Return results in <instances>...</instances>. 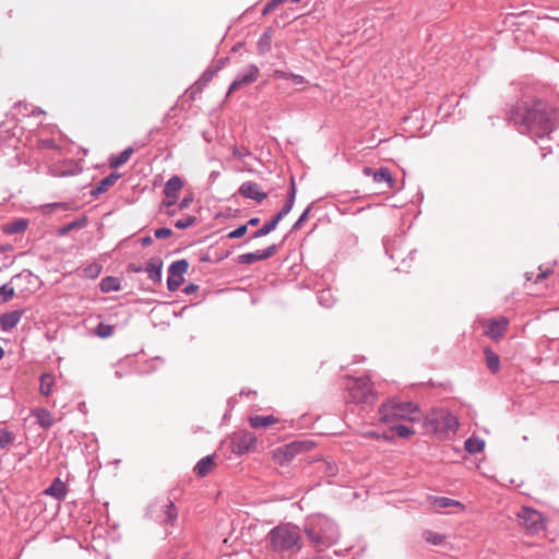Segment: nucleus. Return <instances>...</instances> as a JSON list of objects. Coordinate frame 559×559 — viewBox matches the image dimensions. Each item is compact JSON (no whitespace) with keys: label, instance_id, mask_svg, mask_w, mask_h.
Masks as SVG:
<instances>
[{"label":"nucleus","instance_id":"27","mask_svg":"<svg viewBox=\"0 0 559 559\" xmlns=\"http://www.w3.org/2000/svg\"><path fill=\"white\" fill-rule=\"evenodd\" d=\"M281 221L273 216L269 222L264 223L262 227L252 233L251 238H261L272 233Z\"/></svg>","mask_w":559,"mask_h":559},{"label":"nucleus","instance_id":"18","mask_svg":"<svg viewBox=\"0 0 559 559\" xmlns=\"http://www.w3.org/2000/svg\"><path fill=\"white\" fill-rule=\"evenodd\" d=\"M428 502L433 506L436 509H445L450 507H457L461 510H464L465 507L462 502L448 498V497H439V496H428Z\"/></svg>","mask_w":559,"mask_h":559},{"label":"nucleus","instance_id":"48","mask_svg":"<svg viewBox=\"0 0 559 559\" xmlns=\"http://www.w3.org/2000/svg\"><path fill=\"white\" fill-rule=\"evenodd\" d=\"M231 153H233V156H234L235 158H238V159H240V160H242V159H245V157H247V156H250V155H251V153H250V151H249L248 148H246V147H241V148H240V147H238V146H236V145H234V146L231 147Z\"/></svg>","mask_w":559,"mask_h":559},{"label":"nucleus","instance_id":"35","mask_svg":"<svg viewBox=\"0 0 559 559\" xmlns=\"http://www.w3.org/2000/svg\"><path fill=\"white\" fill-rule=\"evenodd\" d=\"M318 302L324 308H331L334 302V296L330 289H322L318 293Z\"/></svg>","mask_w":559,"mask_h":559},{"label":"nucleus","instance_id":"41","mask_svg":"<svg viewBox=\"0 0 559 559\" xmlns=\"http://www.w3.org/2000/svg\"><path fill=\"white\" fill-rule=\"evenodd\" d=\"M320 468L329 477L335 476L337 474V471H338L336 464L334 462H332V461H323L321 463Z\"/></svg>","mask_w":559,"mask_h":559},{"label":"nucleus","instance_id":"10","mask_svg":"<svg viewBox=\"0 0 559 559\" xmlns=\"http://www.w3.org/2000/svg\"><path fill=\"white\" fill-rule=\"evenodd\" d=\"M257 447V438L248 431L234 436L230 440L233 453L241 455L252 451Z\"/></svg>","mask_w":559,"mask_h":559},{"label":"nucleus","instance_id":"21","mask_svg":"<svg viewBox=\"0 0 559 559\" xmlns=\"http://www.w3.org/2000/svg\"><path fill=\"white\" fill-rule=\"evenodd\" d=\"M272 39H273V31L271 28L265 29L261 34V36L257 43L258 51L260 55H265L269 51H271Z\"/></svg>","mask_w":559,"mask_h":559},{"label":"nucleus","instance_id":"46","mask_svg":"<svg viewBox=\"0 0 559 559\" xmlns=\"http://www.w3.org/2000/svg\"><path fill=\"white\" fill-rule=\"evenodd\" d=\"M278 248L280 245L273 243L266 247L264 250H259L261 261L272 258L277 252Z\"/></svg>","mask_w":559,"mask_h":559},{"label":"nucleus","instance_id":"60","mask_svg":"<svg viewBox=\"0 0 559 559\" xmlns=\"http://www.w3.org/2000/svg\"><path fill=\"white\" fill-rule=\"evenodd\" d=\"M228 58H221L218 61H217V64L216 67L214 68L216 72H218L221 69H223L226 63L228 62Z\"/></svg>","mask_w":559,"mask_h":559},{"label":"nucleus","instance_id":"33","mask_svg":"<svg viewBox=\"0 0 559 559\" xmlns=\"http://www.w3.org/2000/svg\"><path fill=\"white\" fill-rule=\"evenodd\" d=\"M485 447V441L477 437H469L464 443V449L471 453L476 454L480 452Z\"/></svg>","mask_w":559,"mask_h":559},{"label":"nucleus","instance_id":"20","mask_svg":"<svg viewBox=\"0 0 559 559\" xmlns=\"http://www.w3.org/2000/svg\"><path fill=\"white\" fill-rule=\"evenodd\" d=\"M162 267L163 262L160 259H152L145 266L144 271L147 273V277L154 283L162 281Z\"/></svg>","mask_w":559,"mask_h":559},{"label":"nucleus","instance_id":"19","mask_svg":"<svg viewBox=\"0 0 559 559\" xmlns=\"http://www.w3.org/2000/svg\"><path fill=\"white\" fill-rule=\"evenodd\" d=\"M120 178V174L111 173L106 176L102 180L97 182V185L91 190V195L97 197L108 190L118 179Z\"/></svg>","mask_w":559,"mask_h":559},{"label":"nucleus","instance_id":"29","mask_svg":"<svg viewBox=\"0 0 559 559\" xmlns=\"http://www.w3.org/2000/svg\"><path fill=\"white\" fill-rule=\"evenodd\" d=\"M183 187L181 178L177 175L171 176L165 183L164 194H178Z\"/></svg>","mask_w":559,"mask_h":559},{"label":"nucleus","instance_id":"50","mask_svg":"<svg viewBox=\"0 0 559 559\" xmlns=\"http://www.w3.org/2000/svg\"><path fill=\"white\" fill-rule=\"evenodd\" d=\"M293 202L286 200L282 209L278 211V213L275 215L280 221H282L294 207Z\"/></svg>","mask_w":559,"mask_h":559},{"label":"nucleus","instance_id":"16","mask_svg":"<svg viewBox=\"0 0 559 559\" xmlns=\"http://www.w3.org/2000/svg\"><path fill=\"white\" fill-rule=\"evenodd\" d=\"M24 313V310H13L0 316V325L3 331L15 328Z\"/></svg>","mask_w":559,"mask_h":559},{"label":"nucleus","instance_id":"7","mask_svg":"<svg viewBox=\"0 0 559 559\" xmlns=\"http://www.w3.org/2000/svg\"><path fill=\"white\" fill-rule=\"evenodd\" d=\"M147 514L154 521L168 525H174L178 518L177 508L168 498L154 501L148 507Z\"/></svg>","mask_w":559,"mask_h":559},{"label":"nucleus","instance_id":"57","mask_svg":"<svg viewBox=\"0 0 559 559\" xmlns=\"http://www.w3.org/2000/svg\"><path fill=\"white\" fill-rule=\"evenodd\" d=\"M383 246H384V249H385V252L386 254L391 258V259H394L395 258V252H391L393 250V246L391 245V241L388 239V240H384L383 241Z\"/></svg>","mask_w":559,"mask_h":559},{"label":"nucleus","instance_id":"23","mask_svg":"<svg viewBox=\"0 0 559 559\" xmlns=\"http://www.w3.org/2000/svg\"><path fill=\"white\" fill-rule=\"evenodd\" d=\"M133 152H134L133 147L132 146H128L120 154L112 155L109 158V166L111 168H115V169L121 167L122 165H124L130 159V157L133 154Z\"/></svg>","mask_w":559,"mask_h":559},{"label":"nucleus","instance_id":"47","mask_svg":"<svg viewBox=\"0 0 559 559\" xmlns=\"http://www.w3.org/2000/svg\"><path fill=\"white\" fill-rule=\"evenodd\" d=\"M311 209H312V204H309L305 211L302 212V214L299 216V218L294 223V225L292 226V230H298L304 222L308 218L309 216V213L311 212Z\"/></svg>","mask_w":559,"mask_h":559},{"label":"nucleus","instance_id":"36","mask_svg":"<svg viewBox=\"0 0 559 559\" xmlns=\"http://www.w3.org/2000/svg\"><path fill=\"white\" fill-rule=\"evenodd\" d=\"M102 271H103L102 264L95 262V263H91V264L86 265L83 269L82 273H83L84 277L94 280L99 276Z\"/></svg>","mask_w":559,"mask_h":559},{"label":"nucleus","instance_id":"24","mask_svg":"<svg viewBox=\"0 0 559 559\" xmlns=\"http://www.w3.org/2000/svg\"><path fill=\"white\" fill-rule=\"evenodd\" d=\"M33 415L41 428L48 429L53 425V417L48 409L38 408L33 412Z\"/></svg>","mask_w":559,"mask_h":559},{"label":"nucleus","instance_id":"64","mask_svg":"<svg viewBox=\"0 0 559 559\" xmlns=\"http://www.w3.org/2000/svg\"><path fill=\"white\" fill-rule=\"evenodd\" d=\"M260 223V218L259 217H251L246 225L249 226H257L258 224Z\"/></svg>","mask_w":559,"mask_h":559},{"label":"nucleus","instance_id":"31","mask_svg":"<svg viewBox=\"0 0 559 559\" xmlns=\"http://www.w3.org/2000/svg\"><path fill=\"white\" fill-rule=\"evenodd\" d=\"M39 381V393L44 396H49L55 385V377L51 373H43Z\"/></svg>","mask_w":559,"mask_h":559},{"label":"nucleus","instance_id":"15","mask_svg":"<svg viewBox=\"0 0 559 559\" xmlns=\"http://www.w3.org/2000/svg\"><path fill=\"white\" fill-rule=\"evenodd\" d=\"M364 174L366 176H372V179L376 183H382L384 182L388 188L393 189L394 188V179L390 173V170L385 167H382L378 170H372L369 167L364 168Z\"/></svg>","mask_w":559,"mask_h":559},{"label":"nucleus","instance_id":"56","mask_svg":"<svg viewBox=\"0 0 559 559\" xmlns=\"http://www.w3.org/2000/svg\"><path fill=\"white\" fill-rule=\"evenodd\" d=\"M178 195L177 194H165V199L163 200V205L170 207L177 203Z\"/></svg>","mask_w":559,"mask_h":559},{"label":"nucleus","instance_id":"42","mask_svg":"<svg viewBox=\"0 0 559 559\" xmlns=\"http://www.w3.org/2000/svg\"><path fill=\"white\" fill-rule=\"evenodd\" d=\"M197 222V217L195 216H192V215H189L182 219H178L175 222V227L177 229H187L191 226L194 225V223Z\"/></svg>","mask_w":559,"mask_h":559},{"label":"nucleus","instance_id":"22","mask_svg":"<svg viewBox=\"0 0 559 559\" xmlns=\"http://www.w3.org/2000/svg\"><path fill=\"white\" fill-rule=\"evenodd\" d=\"M28 225V221L24 218H19L13 222H9L2 226V230L5 235H15L23 233Z\"/></svg>","mask_w":559,"mask_h":559},{"label":"nucleus","instance_id":"62","mask_svg":"<svg viewBox=\"0 0 559 559\" xmlns=\"http://www.w3.org/2000/svg\"><path fill=\"white\" fill-rule=\"evenodd\" d=\"M370 436L376 437L377 439H383V440H391L392 439V437L389 436L388 433L379 435V433H376V432H371Z\"/></svg>","mask_w":559,"mask_h":559},{"label":"nucleus","instance_id":"5","mask_svg":"<svg viewBox=\"0 0 559 559\" xmlns=\"http://www.w3.org/2000/svg\"><path fill=\"white\" fill-rule=\"evenodd\" d=\"M418 407L412 402H404L397 399H390L379 408L380 420L384 424H391L394 420H415L417 418Z\"/></svg>","mask_w":559,"mask_h":559},{"label":"nucleus","instance_id":"43","mask_svg":"<svg viewBox=\"0 0 559 559\" xmlns=\"http://www.w3.org/2000/svg\"><path fill=\"white\" fill-rule=\"evenodd\" d=\"M14 296V288L9 284H3L0 286V299L2 301H8Z\"/></svg>","mask_w":559,"mask_h":559},{"label":"nucleus","instance_id":"45","mask_svg":"<svg viewBox=\"0 0 559 559\" xmlns=\"http://www.w3.org/2000/svg\"><path fill=\"white\" fill-rule=\"evenodd\" d=\"M278 248L280 245L273 243L266 247L264 250H259L261 261L272 258L277 252Z\"/></svg>","mask_w":559,"mask_h":559},{"label":"nucleus","instance_id":"14","mask_svg":"<svg viewBox=\"0 0 559 559\" xmlns=\"http://www.w3.org/2000/svg\"><path fill=\"white\" fill-rule=\"evenodd\" d=\"M509 320L506 317L489 320L485 326V334L491 340L496 341L500 338L507 331Z\"/></svg>","mask_w":559,"mask_h":559},{"label":"nucleus","instance_id":"51","mask_svg":"<svg viewBox=\"0 0 559 559\" xmlns=\"http://www.w3.org/2000/svg\"><path fill=\"white\" fill-rule=\"evenodd\" d=\"M287 2V0H271L270 2H267L263 10H262V14L263 15H266L269 13H271L275 8H277L280 4H283Z\"/></svg>","mask_w":559,"mask_h":559},{"label":"nucleus","instance_id":"26","mask_svg":"<svg viewBox=\"0 0 559 559\" xmlns=\"http://www.w3.org/2000/svg\"><path fill=\"white\" fill-rule=\"evenodd\" d=\"M120 280L115 276H106L99 283V289L103 293L118 292L120 289Z\"/></svg>","mask_w":559,"mask_h":559},{"label":"nucleus","instance_id":"9","mask_svg":"<svg viewBox=\"0 0 559 559\" xmlns=\"http://www.w3.org/2000/svg\"><path fill=\"white\" fill-rule=\"evenodd\" d=\"M189 263L186 259L173 262L168 267L167 289L176 292L183 282V274L188 271Z\"/></svg>","mask_w":559,"mask_h":559},{"label":"nucleus","instance_id":"54","mask_svg":"<svg viewBox=\"0 0 559 559\" xmlns=\"http://www.w3.org/2000/svg\"><path fill=\"white\" fill-rule=\"evenodd\" d=\"M296 192H297V189H296V183H295V178L292 177L290 178V186H289V190H288V193H287V197H286V200L295 203V200H296Z\"/></svg>","mask_w":559,"mask_h":559},{"label":"nucleus","instance_id":"37","mask_svg":"<svg viewBox=\"0 0 559 559\" xmlns=\"http://www.w3.org/2000/svg\"><path fill=\"white\" fill-rule=\"evenodd\" d=\"M257 261H261L259 250L254 252L242 253L237 257L239 264H252Z\"/></svg>","mask_w":559,"mask_h":559},{"label":"nucleus","instance_id":"52","mask_svg":"<svg viewBox=\"0 0 559 559\" xmlns=\"http://www.w3.org/2000/svg\"><path fill=\"white\" fill-rule=\"evenodd\" d=\"M217 72L215 71V69H206L202 75L200 76L201 81H202V85H206L212 79L213 76L216 74Z\"/></svg>","mask_w":559,"mask_h":559},{"label":"nucleus","instance_id":"55","mask_svg":"<svg viewBox=\"0 0 559 559\" xmlns=\"http://www.w3.org/2000/svg\"><path fill=\"white\" fill-rule=\"evenodd\" d=\"M193 202V193L190 192L187 194L178 204L179 210H185L190 206V204Z\"/></svg>","mask_w":559,"mask_h":559},{"label":"nucleus","instance_id":"53","mask_svg":"<svg viewBox=\"0 0 559 559\" xmlns=\"http://www.w3.org/2000/svg\"><path fill=\"white\" fill-rule=\"evenodd\" d=\"M154 235L158 239H164V238L170 237L173 235V230L167 227H162V228L155 229Z\"/></svg>","mask_w":559,"mask_h":559},{"label":"nucleus","instance_id":"30","mask_svg":"<svg viewBox=\"0 0 559 559\" xmlns=\"http://www.w3.org/2000/svg\"><path fill=\"white\" fill-rule=\"evenodd\" d=\"M484 355H485V358H486L487 368L491 372H497L499 370V368H500L499 356L490 347H486L484 349Z\"/></svg>","mask_w":559,"mask_h":559},{"label":"nucleus","instance_id":"25","mask_svg":"<svg viewBox=\"0 0 559 559\" xmlns=\"http://www.w3.org/2000/svg\"><path fill=\"white\" fill-rule=\"evenodd\" d=\"M277 421H278V419L272 415H269V416L257 415V416L249 418L250 426L253 429L266 428L273 424H276Z\"/></svg>","mask_w":559,"mask_h":559},{"label":"nucleus","instance_id":"4","mask_svg":"<svg viewBox=\"0 0 559 559\" xmlns=\"http://www.w3.org/2000/svg\"><path fill=\"white\" fill-rule=\"evenodd\" d=\"M267 542L272 549L277 552L300 549V534L297 526L283 524L273 527L267 534Z\"/></svg>","mask_w":559,"mask_h":559},{"label":"nucleus","instance_id":"61","mask_svg":"<svg viewBox=\"0 0 559 559\" xmlns=\"http://www.w3.org/2000/svg\"><path fill=\"white\" fill-rule=\"evenodd\" d=\"M549 274V270H540V273L536 276L535 283L540 282L542 280L546 278Z\"/></svg>","mask_w":559,"mask_h":559},{"label":"nucleus","instance_id":"11","mask_svg":"<svg viewBox=\"0 0 559 559\" xmlns=\"http://www.w3.org/2000/svg\"><path fill=\"white\" fill-rule=\"evenodd\" d=\"M260 70L255 64H249L243 71H241L230 84L227 95L255 82L259 78Z\"/></svg>","mask_w":559,"mask_h":559},{"label":"nucleus","instance_id":"6","mask_svg":"<svg viewBox=\"0 0 559 559\" xmlns=\"http://www.w3.org/2000/svg\"><path fill=\"white\" fill-rule=\"evenodd\" d=\"M347 401L355 404H370L376 400L372 384L368 377L349 379L346 383Z\"/></svg>","mask_w":559,"mask_h":559},{"label":"nucleus","instance_id":"49","mask_svg":"<svg viewBox=\"0 0 559 559\" xmlns=\"http://www.w3.org/2000/svg\"><path fill=\"white\" fill-rule=\"evenodd\" d=\"M247 230H248V225H245V224L240 225L236 229L229 231L227 235V238H229V239L241 238L242 236L246 235Z\"/></svg>","mask_w":559,"mask_h":559},{"label":"nucleus","instance_id":"28","mask_svg":"<svg viewBox=\"0 0 559 559\" xmlns=\"http://www.w3.org/2000/svg\"><path fill=\"white\" fill-rule=\"evenodd\" d=\"M214 465L213 456L206 455L202 457L195 465L194 471L198 476L204 477L212 469Z\"/></svg>","mask_w":559,"mask_h":559},{"label":"nucleus","instance_id":"39","mask_svg":"<svg viewBox=\"0 0 559 559\" xmlns=\"http://www.w3.org/2000/svg\"><path fill=\"white\" fill-rule=\"evenodd\" d=\"M392 431H394L400 438H408L411 437L412 435H414V430L411 429L408 426L406 425H401V424H397V425H393L392 426Z\"/></svg>","mask_w":559,"mask_h":559},{"label":"nucleus","instance_id":"17","mask_svg":"<svg viewBox=\"0 0 559 559\" xmlns=\"http://www.w3.org/2000/svg\"><path fill=\"white\" fill-rule=\"evenodd\" d=\"M44 493L62 501L66 499L68 490L66 484L60 478H55L50 486L44 490Z\"/></svg>","mask_w":559,"mask_h":559},{"label":"nucleus","instance_id":"2","mask_svg":"<svg viewBox=\"0 0 559 559\" xmlns=\"http://www.w3.org/2000/svg\"><path fill=\"white\" fill-rule=\"evenodd\" d=\"M305 533L319 550L331 547L340 537L337 525L331 519L321 514L311 515L307 519Z\"/></svg>","mask_w":559,"mask_h":559},{"label":"nucleus","instance_id":"34","mask_svg":"<svg viewBox=\"0 0 559 559\" xmlns=\"http://www.w3.org/2000/svg\"><path fill=\"white\" fill-rule=\"evenodd\" d=\"M274 78L275 79H283V80H292L296 85H302L307 82L306 78L300 74H295L290 72H286L283 70H275L274 71Z\"/></svg>","mask_w":559,"mask_h":559},{"label":"nucleus","instance_id":"8","mask_svg":"<svg viewBox=\"0 0 559 559\" xmlns=\"http://www.w3.org/2000/svg\"><path fill=\"white\" fill-rule=\"evenodd\" d=\"M518 520L521 526L532 535L544 531L546 526V519L544 514L528 507H523L518 512Z\"/></svg>","mask_w":559,"mask_h":559},{"label":"nucleus","instance_id":"13","mask_svg":"<svg viewBox=\"0 0 559 559\" xmlns=\"http://www.w3.org/2000/svg\"><path fill=\"white\" fill-rule=\"evenodd\" d=\"M238 192L243 198L254 200L259 203L265 200L267 197V193L262 191L260 186L253 181L242 182L238 189Z\"/></svg>","mask_w":559,"mask_h":559},{"label":"nucleus","instance_id":"63","mask_svg":"<svg viewBox=\"0 0 559 559\" xmlns=\"http://www.w3.org/2000/svg\"><path fill=\"white\" fill-rule=\"evenodd\" d=\"M141 243L144 247L151 246L153 243V239L151 236H145L141 239Z\"/></svg>","mask_w":559,"mask_h":559},{"label":"nucleus","instance_id":"12","mask_svg":"<svg viewBox=\"0 0 559 559\" xmlns=\"http://www.w3.org/2000/svg\"><path fill=\"white\" fill-rule=\"evenodd\" d=\"M302 442H290L281 448H277L274 451L273 456L278 464L284 465L292 461L296 455H298L302 451Z\"/></svg>","mask_w":559,"mask_h":559},{"label":"nucleus","instance_id":"40","mask_svg":"<svg viewBox=\"0 0 559 559\" xmlns=\"http://www.w3.org/2000/svg\"><path fill=\"white\" fill-rule=\"evenodd\" d=\"M424 538L426 539V542L432 545H440L444 540V535L431 531H426L424 533Z\"/></svg>","mask_w":559,"mask_h":559},{"label":"nucleus","instance_id":"58","mask_svg":"<svg viewBox=\"0 0 559 559\" xmlns=\"http://www.w3.org/2000/svg\"><path fill=\"white\" fill-rule=\"evenodd\" d=\"M198 289H199V286H198V285H195V284H192V283H191V284L187 285V286L183 288V290H182V292H183L186 295H191V294L195 293Z\"/></svg>","mask_w":559,"mask_h":559},{"label":"nucleus","instance_id":"59","mask_svg":"<svg viewBox=\"0 0 559 559\" xmlns=\"http://www.w3.org/2000/svg\"><path fill=\"white\" fill-rule=\"evenodd\" d=\"M205 85H202V81L201 79H199L198 81H195V83L192 85L191 90H192V94L194 93H198V92H201L203 90Z\"/></svg>","mask_w":559,"mask_h":559},{"label":"nucleus","instance_id":"1","mask_svg":"<svg viewBox=\"0 0 559 559\" xmlns=\"http://www.w3.org/2000/svg\"><path fill=\"white\" fill-rule=\"evenodd\" d=\"M509 121L519 132L539 143L550 140V134L559 126V111L540 99L521 102L511 108Z\"/></svg>","mask_w":559,"mask_h":559},{"label":"nucleus","instance_id":"3","mask_svg":"<svg viewBox=\"0 0 559 559\" xmlns=\"http://www.w3.org/2000/svg\"><path fill=\"white\" fill-rule=\"evenodd\" d=\"M424 426L427 431L440 438H447L456 432L460 423L457 417L450 411L445 408H433L427 414Z\"/></svg>","mask_w":559,"mask_h":559},{"label":"nucleus","instance_id":"32","mask_svg":"<svg viewBox=\"0 0 559 559\" xmlns=\"http://www.w3.org/2000/svg\"><path fill=\"white\" fill-rule=\"evenodd\" d=\"M87 224V218L85 216H82L62 227H60L58 229V235L59 236H66L68 235L71 230H74V229H80V228H83L85 227Z\"/></svg>","mask_w":559,"mask_h":559},{"label":"nucleus","instance_id":"38","mask_svg":"<svg viewBox=\"0 0 559 559\" xmlns=\"http://www.w3.org/2000/svg\"><path fill=\"white\" fill-rule=\"evenodd\" d=\"M14 441V433L0 427V450L5 449Z\"/></svg>","mask_w":559,"mask_h":559},{"label":"nucleus","instance_id":"44","mask_svg":"<svg viewBox=\"0 0 559 559\" xmlns=\"http://www.w3.org/2000/svg\"><path fill=\"white\" fill-rule=\"evenodd\" d=\"M112 333H114V326H111V325L99 323L96 328V334L102 338L109 337L112 335Z\"/></svg>","mask_w":559,"mask_h":559}]
</instances>
